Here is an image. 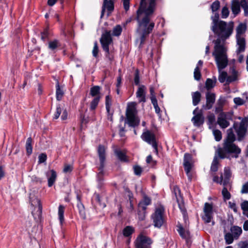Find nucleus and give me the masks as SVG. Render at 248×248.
<instances>
[{
    "instance_id": "obj_1",
    "label": "nucleus",
    "mask_w": 248,
    "mask_h": 248,
    "mask_svg": "<svg viewBox=\"0 0 248 248\" xmlns=\"http://www.w3.org/2000/svg\"><path fill=\"white\" fill-rule=\"evenodd\" d=\"M156 0H141L140 6L137 12L138 23L137 32L140 37V47H142L146 38L155 27V23L150 22V16L155 9Z\"/></svg>"
},
{
    "instance_id": "obj_2",
    "label": "nucleus",
    "mask_w": 248,
    "mask_h": 248,
    "mask_svg": "<svg viewBox=\"0 0 248 248\" xmlns=\"http://www.w3.org/2000/svg\"><path fill=\"white\" fill-rule=\"evenodd\" d=\"M227 49L221 44L220 39H218L215 42L214 50L212 55L214 57L218 71L219 72L218 80L221 83H223L226 80L227 73L226 72L222 71L225 68L228 64V59L227 54Z\"/></svg>"
},
{
    "instance_id": "obj_3",
    "label": "nucleus",
    "mask_w": 248,
    "mask_h": 248,
    "mask_svg": "<svg viewBox=\"0 0 248 248\" xmlns=\"http://www.w3.org/2000/svg\"><path fill=\"white\" fill-rule=\"evenodd\" d=\"M235 136L232 129L230 128L227 131V138L223 143L222 148L219 147L218 152L221 158H227V154L233 153L235 154V157H237L241 153V149L233 142L235 140Z\"/></svg>"
},
{
    "instance_id": "obj_4",
    "label": "nucleus",
    "mask_w": 248,
    "mask_h": 248,
    "mask_svg": "<svg viewBox=\"0 0 248 248\" xmlns=\"http://www.w3.org/2000/svg\"><path fill=\"white\" fill-rule=\"evenodd\" d=\"M233 28V23L232 22H230L229 23H227L225 21L220 20L219 24L217 25L215 29L212 30L219 38L213 42L215 43V42L217 40L220 39L221 44L223 45V46L225 47L224 44V42L225 40L228 38L232 34Z\"/></svg>"
},
{
    "instance_id": "obj_5",
    "label": "nucleus",
    "mask_w": 248,
    "mask_h": 248,
    "mask_svg": "<svg viewBox=\"0 0 248 248\" xmlns=\"http://www.w3.org/2000/svg\"><path fill=\"white\" fill-rule=\"evenodd\" d=\"M98 155L99 156V163L96 164L98 169L97 174V181L98 183V187H101L104 181L103 176L104 174V167L106 161V150L105 147L100 145L97 150Z\"/></svg>"
},
{
    "instance_id": "obj_6",
    "label": "nucleus",
    "mask_w": 248,
    "mask_h": 248,
    "mask_svg": "<svg viewBox=\"0 0 248 248\" xmlns=\"http://www.w3.org/2000/svg\"><path fill=\"white\" fill-rule=\"evenodd\" d=\"M136 103L132 102L127 106L126 111L127 123L130 126L135 127L139 125L140 120L136 116Z\"/></svg>"
},
{
    "instance_id": "obj_7",
    "label": "nucleus",
    "mask_w": 248,
    "mask_h": 248,
    "mask_svg": "<svg viewBox=\"0 0 248 248\" xmlns=\"http://www.w3.org/2000/svg\"><path fill=\"white\" fill-rule=\"evenodd\" d=\"M31 205L35 207L34 211L31 212L32 216L35 218H40L42 212V206L40 200L38 198V193L35 190L32 191L29 196Z\"/></svg>"
},
{
    "instance_id": "obj_8",
    "label": "nucleus",
    "mask_w": 248,
    "mask_h": 248,
    "mask_svg": "<svg viewBox=\"0 0 248 248\" xmlns=\"http://www.w3.org/2000/svg\"><path fill=\"white\" fill-rule=\"evenodd\" d=\"M246 30V26L242 23L240 24L237 27L236 38L237 46H238L236 50L237 54L244 52L245 50L246 41L245 38L242 36V35L245 32Z\"/></svg>"
},
{
    "instance_id": "obj_9",
    "label": "nucleus",
    "mask_w": 248,
    "mask_h": 248,
    "mask_svg": "<svg viewBox=\"0 0 248 248\" xmlns=\"http://www.w3.org/2000/svg\"><path fill=\"white\" fill-rule=\"evenodd\" d=\"M100 42L103 49L106 52V57L111 60L109 56V46L112 42V39L111 37L110 31H106L102 34Z\"/></svg>"
},
{
    "instance_id": "obj_10",
    "label": "nucleus",
    "mask_w": 248,
    "mask_h": 248,
    "mask_svg": "<svg viewBox=\"0 0 248 248\" xmlns=\"http://www.w3.org/2000/svg\"><path fill=\"white\" fill-rule=\"evenodd\" d=\"M164 212V207L160 206L156 208L155 213L152 215V218L155 227L160 228L164 224L165 221Z\"/></svg>"
},
{
    "instance_id": "obj_11",
    "label": "nucleus",
    "mask_w": 248,
    "mask_h": 248,
    "mask_svg": "<svg viewBox=\"0 0 248 248\" xmlns=\"http://www.w3.org/2000/svg\"><path fill=\"white\" fill-rule=\"evenodd\" d=\"M153 241L151 239L140 234L137 238L135 244L136 248H151Z\"/></svg>"
},
{
    "instance_id": "obj_12",
    "label": "nucleus",
    "mask_w": 248,
    "mask_h": 248,
    "mask_svg": "<svg viewBox=\"0 0 248 248\" xmlns=\"http://www.w3.org/2000/svg\"><path fill=\"white\" fill-rule=\"evenodd\" d=\"M193 161L191 155L186 153L184 157V167L185 170L189 180L192 179V175L190 173L192 167L193 166Z\"/></svg>"
},
{
    "instance_id": "obj_13",
    "label": "nucleus",
    "mask_w": 248,
    "mask_h": 248,
    "mask_svg": "<svg viewBox=\"0 0 248 248\" xmlns=\"http://www.w3.org/2000/svg\"><path fill=\"white\" fill-rule=\"evenodd\" d=\"M231 114L229 113L221 112L218 116L217 123L221 128H226L230 125L228 120L231 119Z\"/></svg>"
},
{
    "instance_id": "obj_14",
    "label": "nucleus",
    "mask_w": 248,
    "mask_h": 248,
    "mask_svg": "<svg viewBox=\"0 0 248 248\" xmlns=\"http://www.w3.org/2000/svg\"><path fill=\"white\" fill-rule=\"evenodd\" d=\"M204 215L202 217L205 223H208L212 221L213 216V205L208 202L204 203L203 208Z\"/></svg>"
},
{
    "instance_id": "obj_15",
    "label": "nucleus",
    "mask_w": 248,
    "mask_h": 248,
    "mask_svg": "<svg viewBox=\"0 0 248 248\" xmlns=\"http://www.w3.org/2000/svg\"><path fill=\"white\" fill-rule=\"evenodd\" d=\"M142 139L150 144H152L154 148L155 152L157 153V145L155 140V135L149 131L144 132L141 136Z\"/></svg>"
},
{
    "instance_id": "obj_16",
    "label": "nucleus",
    "mask_w": 248,
    "mask_h": 248,
    "mask_svg": "<svg viewBox=\"0 0 248 248\" xmlns=\"http://www.w3.org/2000/svg\"><path fill=\"white\" fill-rule=\"evenodd\" d=\"M248 123V118H245L240 122V125L236 132L238 135V140H241L245 136L247 131Z\"/></svg>"
},
{
    "instance_id": "obj_17",
    "label": "nucleus",
    "mask_w": 248,
    "mask_h": 248,
    "mask_svg": "<svg viewBox=\"0 0 248 248\" xmlns=\"http://www.w3.org/2000/svg\"><path fill=\"white\" fill-rule=\"evenodd\" d=\"M216 100V95L214 93L207 92L206 93V104L203 105L202 108L205 110H209L213 107Z\"/></svg>"
},
{
    "instance_id": "obj_18",
    "label": "nucleus",
    "mask_w": 248,
    "mask_h": 248,
    "mask_svg": "<svg viewBox=\"0 0 248 248\" xmlns=\"http://www.w3.org/2000/svg\"><path fill=\"white\" fill-rule=\"evenodd\" d=\"M114 0H104L101 18H102L104 16L106 9L108 11V16L113 11Z\"/></svg>"
},
{
    "instance_id": "obj_19",
    "label": "nucleus",
    "mask_w": 248,
    "mask_h": 248,
    "mask_svg": "<svg viewBox=\"0 0 248 248\" xmlns=\"http://www.w3.org/2000/svg\"><path fill=\"white\" fill-rule=\"evenodd\" d=\"M191 121L193 123V125L196 127H200L203 124L204 122V118L203 116L202 110L192 117Z\"/></svg>"
},
{
    "instance_id": "obj_20",
    "label": "nucleus",
    "mask_w": 248,
    "mask_h": 248,
    "mask_svg": "<svg viewBox=\"0 0 248 248\" xmlns=\"http://www.w3.org/2000/svg\"><path fill=\"white\" fill-rule=\"evenodd\" d=\"M151 203V199L146 195H144L143 199L138 204V209L140 212L146 211L147 206Z\"/></svg>"
},
{
    "instance_id": "obj_21",
    "label": "nucleus",
    "mask_w": 248,
    "mask_h": 248,
    "mask_svg": "<svg viewBox=\"0 0 248 248\" xmlns=\"http://www.w3.org/2000/svg\"><path fill=\"white\" fill-rule=\"evenodd\" d=\"M219 158L224 159V158H221L220 157L218 152V149H217L215 152V156L211 164L210 168V170L211 171L216 172L217 171L218 166L219 165Z\"/></svg>"
},
{
    "instance_id": "obj_22",
    "label": "nucleus",
    "mask_w": 248,
    "mask_h": 248,
    "mask_svg": "<svg viewBox=\"0 0 248 248\" xmlns=\"http://www.w3.org/2000/svg\"><path fill=\"white\" fill-rule=\"evenodd\" d=\"M177 227V231L181 237L185 239L187 243L190 242V234L189 231L184 229L181 225L178 226Z\"/></svg>"
},
{
    "instance_id": "obj_23",
    "label": "nucleus",
    "mask_w": 248,
    "mask_h": 248,
    "mask_svg": "<svg viewBox=\"0 0 248 248\" xmlns=\"http://www.w3.org/2000/svg\"><path fill=\"white\" fill-rule=\"evenodd\" d=\"M145 87L144 85H140L136 93V96L139 98L140 102H145Z\"/></svg>"
},
{
    "instance_id": "obj_24",
    "label": "nucleus",
    "mask_w": 248,
    "mask_h": 248,
    "mask_svg": "<svg viewBox=\"0 0 248 248\" xmlns=\"http://www.w3.org/2000/svg\"><path fill=\"white\" fill-rule=\"evenodd\" d=\"M46 176L48 177V186L51 187L56 181L57 177L56 172L53 170H51L46 173Z\"/></svg>"
},
{
    "instance_id": "obj_25",
    "label": "nucleus",
    "mask_w": 248,
    "mask_h": 248,
    "mask_svg": "<svg viewBox=\"0 0 248 248\" xmlns=\"http://www.w3.org/2000/svg\"><path fill=\"white\" fill-rule=\"evenodd\" d=\"M226 99L224 97H220L217 100L215 107V112L220 113L223 112V108L225 104Z\"/></svg>"
},
{
    "instance_id": "obj_26",
    "label": "nucleus",
    "mask_w": 248,
    "mask_h": 248,
    "mask_svg": "<svg viewBox=\"0 0 248 248\" xmlns=\"http://www.w3.org/2000/svg\"><path fill=\"white\" fill-rule=\"evenodd\" d=\"M240 2L238 0H232V1L231 9L234 15H237L240 12Z\"/></svg>"
},
{
    "instance_id": "obj_27",
    "label": "nucleus",
    "mask_w": 248,
    "mask_h": 248,
    "mask_svg": "<svg viewBox=\"0 0 248 248\" xmlns=\"http://www.w3.org/2000/svg\"><path fill=\"white\" fill-rule=\"evenodd\" d=\"M231 233L235 239H237L242 232V230L241 227L237 226H233L231 229Z\"/></svg>"
},
{
    "instance_id": "obj_28",
    "label": "nucleus",
    "mask_w": 248,
    "mask_h": 248,
    "mask_svg": "<svg viewBox=\"0 0 248 248\" xmlns=\"http://www.w3.org/2000/svg\"><path fill=\"white\" fill-rule=\"evenodd\" d=\"M230 72L231 73V75L229 76L227 78V82L228 83H231L237 80L238 73L233 67L230 68Z\"/></svg>"
},
{
    "instance_id": "obj_29",
    "label": "nucleus",
    "mask_w": 248,
    "mask_h": 248,
    "mask_svg": "<svg viewBox=\"0 0 248 248\" xmlns=\"http://www.w3.org/2000/svg\"><path fill=\"white\" fill-rule=\"evenodd\" d=\"M177 202L178 203L179 208L183 215L184 220L185 222H186V221L187 219V214L186 209L185 208L184 204L183 199L179 200V201H177Z\"/></svg>"
},
{
    "instance_id": "obj_30",
    "label": "nucleus",
    "mask_w": 248,
    "mask_h": 248,
    "mask_svg": "<svg viewBox=\"0 0 248 248\" xmlns=\"http://www.w3.org/2000/svg\"><path fill=\"white\" fill-rule=\"evenodd\" d=\"M115 155L118 159L123 162H127L128 159L127 158V156L125 155V153L121 151L119 149H116L114 151Z\"/></svg>"
},
{
    "instance_id": "obj_31",
    "label": "nucleus",
    "mask_w": 248,
    "mask_h": 248,
    "mask_svg": "<svg viewBox=\"0 0 248 248\" xmlns=\"http://www.w3.org/2000/svg\"><path fill=\"white\" fill-rule=\"evenodd\" d=\"M224 175V178L223 179V185L225 186L229 183V180L231 177V172L229 168H225Z\"/></svg>"
},
{
    "instance_id": "obj_32",
    "label": "nucleus",
    "mask_w": 248,
    "mask_h": 248,
    "mask_svg": "<svg viewBox=\"0 0 248 248\" xmlns=\"http://www.w3.org/2000/svg\"><path fill=\"white\" fill-rule=\"evenodd\" d=\"M192 97L193 105L197 106L201 101V94L199 92L197 91L192 93Z\"/></svg>"
},
{
    "instance_id": "obj_33",
    "label": "nucleus",
    "mask_w": 248,
    "mask_h": 248,
    "mask_svg": "<svg viewBox=\"0 0 248 248\" xmlns=\"http://www.w3.org/2000/svg\"><path fill=\"white\" fill-rule=\"evenodd\" d=\"M219 16L218 13L215 12L214 16H212L211 18L212 20V25L211 27V30H214L217 25L219 24V21L218 20Z\"/></svg>"
},
{
    "instance_id": "obj_34",
    "label": "nucleus",
    "mask_w": 248,
    "mask_h": 248,
    "mask_svg": "<svg viewBox=\"0 0 248 248\" xmlns=\"http://www.w3.org/2000/svg\"><path fill=\"white\" fill-rule=\"evenodd\" d=\"M217 78L215 77L213 78V79L211 78H207L205 82L206 89L209 90L213 88L215 86Z\"/></svg>"
},
{
    "instance_id": "obj_35",
    "label": "nucleus",
    "mask_w": 248,
    "mask_h": 248,
    "mask_svg": "<svg viewBox=\"0 0 248 248\" xmlns=\"http://www.w3.org/2000/svg\"><path fill=\"white\" fill-rule=\"evenodd\" d=\"M101 87L99 86H94L91 88L90 94L94 97L100 96Z\"/></svg>"
},
{
    "instance_id": "obj_36",
    "label": "nucleus",
    "mask_w": 248,
    "mask_h": 248,
    "mask_svg": "<svg viewBox=\"0 0 248 248\" xmlns=\"http://www.w3.org/2000/svg\"><path fill=\"white\" fill-rule=\"evenodd\" d=\"M59 46H60V43L59 41L56 39L50 41L48 43V47L51 50H55Z\"/></svg>"
},
{
    "instance_id": "obj_37",
    "label": "nucleus",
    "mask_w": 248,
    "mask_h": 248,
    "mask_svg": "<svg viewBox=\"0 0 248 248\" xmlns=\"http://www.w3.org/2000/svg\"><path fill=\"white\" fill-rule=\"evenodd\" d=\"M77 207L78 208L79 213L81 217L83 219H85L86 217V214L84 210V205L82 203L79 202L78 203Z\"/></svg>"
},
{
    "instance_id": "obj_38",
    "label": "nucleus",
    "mask_w": 248,
    "mask_h": 248,
    "mask_svg": "<svg viewBox=\"0 0 248 248\" xmlns=\"http://www.w3.org/2000/svg\"><path fill=\"white\" fill-rule=\"evenodd\" d=\"M31 138H29L27 139L26 143V149L27 153L30 155L32 153V148L31 146Z\"/></svg>"
},
{
    "instance_id": "obj_39",
    "label": "nucleus",
    "mask_w": 248,
    "mask_h": 248,
    "mask_svg": "<svg viewBox=\"0 0 248 248\" xmlns=\"http://www.w3.org/2000/svg\"><path fill=\"white\" fill-rule=\"evenodd\" d=\"M100 99V96H96L91 102L90 109L91 110H94L97 106H98V103Z\"/></svg>"
},
{
    "instance_id": "obj_40",
    "label": "nucleus",
    "mask_w": 248,
    "mask_h": 248,
    "mask_svg": "<svg viewBox=\"0 0 248 248\" xmlns=\"http://www.w3.org/2000/svg\"><path fill=\"white\" fill-rule=\"evenodd\" d=\"M64 207L62 205H60L59 207L58 215L61 224L64 221Z\"/></svg>"
},
{
    "instance_id": "obj_41",
    "label": "nucleus",
    "mask_w": 248,
    "mask_h": 248,
    "mask_svg": "<svg viewBox=\"0 0 248 248\" xmlns=\"http://www.w3.org/2000/svg\"><path fill=\"white\" fill-rule=\"evenodd\" d=\"M122 31V27L120 25H117L113 29L112 35L115 36H119L121 35Z\"/></svg>"
},
{
    "instance_id": "obj_42",
    "label": "nucleus",
    "mask_w": 248,
    "mask_h": 248,
    "mask_svg": "<svg viewBox=\"0 0 248 248\" xmlns=\"http://www.w3.org/2000/svg\"><path fill=\"white\" fill-rule=\"evenodd\" d=\"M56 98L57 99L58 101H60L62 99L63 95V91L61 89L60 85L59 83H58L56 85Z\"/></svg>"
},
{
    "instance_id": "obj_43",
    "label": "nucleus",
    "mask_w": 248,
    "mask_h": 248,
    "mask_svg": "<svg viewBox=\"0 0 248 248\" xmlns=\"http://www.w3.org/2000/svg\"><path fill=\"white\" fill-rule=\"evenodd\" d=\"M134 232V229L131 226H126L123 230V235L125 237H128Z\"/></svg>"
},
{
    "instance_id": "obj_44",
    "label": "nucleus",
    "mask_w": 248,
    "mask_h": 248,
    "mask_svg": "<svg viewBox=\"0 0 248 248\" xmlns=\"http://www.w3.org/2000/svg\"><path fill=\"white\" fill-rule=\"evenodd\" d=\"M226 243L228 245L232 244L234 239L233 236L230 232L226 233L224 235Z\"/></svg>"
},
{
    "instance_id": "obj_45",
    "label": "nucleus",
    "mask_w": 248,
    "mask_h": 248,
    "mask_svg": "<svg viewBox=\"0 0 248 248\" xmlns=\"http://www.w3.org/2000/svg\"><path fill=\"white\" fill-rule=\"evenodd\" d=\"M173 193L175 195L176 199L177 201L181 200L183 199L181 194V191L180 188L177 186H174L173 187Z\"/></svg>"
},
{
    "instance_id": "obj_46",
    "label": "nucleus",
    "mask_w": 248,
    "mask_h": 248,
    "mask_svg": "<svg viewBox=\"0 0 248 248\" xmlns=\"http://www.w3.org/2000/svg\"><path fill=\"white\" fill-rule=\"evenodd\" d=\"M240 3L241 6L244 10L245 16H248V1L246 0H241Z\"/></svg>"
},
{
    "instance_id": "obj_47",
    "label": "nucleus",
    "mask_w": 248,
    "mask_h": 248,
    "mask_svg": "<svg viewBox=\"0 0 248 248\" xmlns=\"http://www.w3.org/2000/svg\"><path fill=\"white\" fill-rule=\"evenodd\" d=\"M208 124L209 128H211L212 126L215 122L216 118L214 114L211 113L207 116Z\"/></svg>"
},
{
    "instance_id": "obj_48",
    "label": "nucleus",
    "mask_w": 248,
    "mask_h": 248,
    "mask_svg": "<svg viewBox=\"0 0 248 248\" xmlns=\"http://www.w3.org/2000/svg\"><path fill=\"white\" fill-rule=\"evenodd\" d=\"M220 8V2L216 0L211 5V9L213 13L216 12Z\"/></svg>"
},
{
    "instance_id": "obj_49",
    "label": "nucleus",
    "mask_w": 248,
    "mask_h": 248,
    "mask_svg": "<svg viewBox=\"0 0 248 248\" xmlns=\"http://www.w3.org/2000/svg\"><path fill=\"white\" fill-rule=\"evenodd\" d=\"M213 135L216 141H219L222 139L221 132L218 129H214L213 131Z\"/></svg>"
},
{
    "instance_id": "obj_50",
    "label": "nucleus",
    "mask_w": 248,
    "mask_h": 248,
    "mask_svg": "<svg viewBox=\"0 0 248 248\" xmlns=\"http://www.w3.org/2000/svg\"><path fill=\"white\" fill-rule=\"evenodd\" d=\"M194 77L195 80H199L201 77L200 69L198 65L196 67L194 72Z\"/></svg>"
},
{
    "instance_id": "obj_51",
    "label": "nucleus",
    "mask_w": 248,
    "mask_h": 248,
    "mask_svg": "<svg viewBox=\"0 0 248 248\" xmlns=\"http://www.w3.org/2000/svg\"><path fill=\"white\" fill-rule=\"evenodd\" d=\"M49 34V32L48 31V28H46L44 30V31L41 33V38L42 40L45 42L46 40V39L48 38Z\"/></svg>"
},
{
    "instance_id": "obj_52",
    "label": "nucleus",
    "mask_w": 248,
    "mask_h": 248,
    "mask_svg": "<svg viewBox=\"0 0 248 248\" xmlns=\"http://www.w3.org/2000/svg\"><path fill=\"white\" fill-rule=\"evenodd\" d=\"M105 105L107 111H109L111 105V98L109 95H107L105 98Z\"/></svg>"
},
{
    "instance_id": "obj_53",
    "label": "nucleus",
    "mask_w": 248,
    "mask_h": 248,
    "mask_svg": "<svg viewBox=\"0 0 248 248\" xmlns=\"http://www.w3.org/2000/svg\"><path fill=\"white\" fill-rule=\"evenodd\" d=\"M229 11L227 6L223 7L221 10V17L222 18H227L229 15Z\"/></svg>"
},
{
    "instance_id": "obj_54",
    "label": "nucleus",
    "mask_w": 248,
    "mask_h": 248,
    "mask_svg": "<svg viewBox=\"0 0 248 248\" xmlns=\"http://www.w3.org/2000/svg\"><path fill=\"white\" fill-rule=\"evenodd\" d=\"M222 194L225 200H229L231 198V194L225 187L222 190Z\"/></svg>"
},
{
    "instance_id": "obj_55",
    "label": "nucleus",
    "mask_w": 248,
    "mask_h": 248,
    "mask_svg": "<svg viewBox=\"0 0 248 248\" xmlns=\"http://www.w3.org/2000/svg\"><path fill=\"white\" fill-rule=\"evenodd\" d=\"M134 174L137 176H140L142 172V169L139 165L133 166Z\"/></svg>"
},
{
    "instance_id": "obj_56",
    "label": "nucleus",
    "mask_w": 248,
    "mask_h": 248,
    "mask_svg": "<svg viewBox=\"0 0 248 248\" xmlns=\"http://www.w3.org/2000/svg\"><path fill=\"white\" fill-rule=\"evenodd\" d=\"M99 51L98 44L97 42L94 43V46L92 51V54L93 57L97 58L98 57V53Z\"/></svg>"
},
{
    "instance_id": "obj_57",
    "label": "nucleus",
    "mask_w": 248,
    "mask_h": 248,
    "mask_svg": "<svg viewBox=\"0 0 248 248\" xmlns=\"http://www.w3.org/2000/svg\"><path fill=\"white\" fill-rule=\"evenodd\" d=\"M213 181L214 182H216L217 183H218V184H221L222 183L223 184V177L222 174L221 173V176H220V177H219L218 176H216V175L214 176Z\"/></svg>"
},
{
    "instance_id": "obj_58",
    "label": "nucleus",
    "mask_w": 248,
    "mask_h": 248,
    "mask_svg": "<svg viewBox=\"0 0 248 248\" xmlns=\"http://www.w3.org/2000/svg\"><path fill=\"white\" fill-rule=\"evenodd\" d=\"M46 158H47V156H46V154H44V153L41 154L39 155V157H38L39 163H42L45 162L46 160Z\"/></svg>"
},
{
    "instance_id": "obj_59",
    "label": "nucleus",
    "mask_w": 248,
    "mask_h": 248,
    "mask_svg": "<svg viewBox=\"0 0 248 248\" xmlns=\"http://www.w3.org/2000/svg\"><path fill=\"white\" fill-rule=\"evenodd\" d=\"M234 103L238 106L242 105L244 104L245 101L240 97H235L233 99Z\"/></svg>"
},
{
    "instance_id": "obj_60",
    "label": "nucleus",
    "mask_w": 248,
    "mask_h": 248,
    "mask_svg": "<svg viewBox=\"0 0 248 248\" xmlns=\"http://www.w3.org/2000/svg\"><path fill=\"white\" fill-rule=\"evenodd\" d=\"M134 83L136 85H139L140 84L139 73L138 70H136L135 73Z\"/></svg>"
},
{
    "instance_id": "obj_61",
    "label": "nucleus",
    "mask_w": 248,
    "mask_h": 248,
    "mask_svg": "<svg viewBox=\"0 0 248 248\" xmlns=\"http://www.w3.org/2000/svg\"><path fill=\"white\" fill-rule=\"evenodd\" d=\"M241 193L242 194L248 193V182H246L242 186Z\"/></svg>"
},
{
    "instance_id": "obj_62",
    "label": "nucleus",
    "mask_w": 248,
    "mask_h": 248,
    "mask_svg": "<svg viewBox=\"0 0 248 248\" xmlns=\"http://www.w3.org/2000/svg\"><path fill=\"white\" fill-rule=\"evenodd\" d=\"M61 112H62L61 108H60V107L59 106H58L56 108V111L54 114V118L55 119H58L59 117Z\"/></svg>"
},
{
    "instance_id": "obj_63",
    "label": "nucleus",
    "mask_w": 248,
    "mask_h": 248,
    "mask_svg": "<svg viewBox=\"0 0 248 248\" xmlns=\"http://www.w3.org/2000/svg\"><path fill=\"white\" fill-rule=\"evenodd\" d=\"M241 208L244 211H248V201H246L243 202L241 204Z\"/></svg>"
},
{
    "instance_id": "obj_64",
    "label": "nucleus",
    "mask_w": 248,
    "mask_h": 248,
    "mask_svg": "<svg viewBox=\"0 0 248 248\" xmlns=\"http://www.w3.org/2000/svg\"><path fill=\"white\" fill-rule=\"evenodd\" d=\"M238 246L240 248H248V242L241 241L238 243Z\"/></svg>"
}]
</instances>
